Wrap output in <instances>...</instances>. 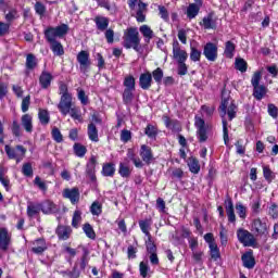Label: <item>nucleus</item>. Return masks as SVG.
Wrapping results in <instances>:
<instances>
[{"label": "nucleus", "mask_w": 278, "mask_h": 278, "mask_svg": "<svg viewBox=\"0 0 278 278\" xmlns=\"http://www.w3.org/2000/svg\"><path fill=\"white\" fill-rule=\"evenodd\" d=\"M227 104H228V101L223 100L222 104L219 106L225 144H228V142H229V130L227 129V119H225V116H227V114H228L229 121H233V117L236 116V105L230 104L227 109Z\"/></svg>", "instance_id": "obj_1"}, {"label": "nucleus", "mask_w": 278, "mask_h": 278, "mask_svg": "<svg viewBox=\"0 0 278 278\" xmlns=\"http://www.w3.org/2000/svg\"><path fill=\"white\" fill-rule=\"evenodd\" d=\"M252 232L261 238H267L268 236V223L266 219L255 218L252 222Z\"/></svg>", "instance_id": "obj_2"}, {"label": "nucleus", "mask_w": 278, "mask_h": 278, "mask_svg": "<svg viewBox=\"0 0 278 278\" xmlns=\"http://www.w3.org/2000/svg\"><path fill=\"white\" fill-rule=\"evenodd\" d=\"M237 238L243 247H255V236L244 228L237 230Z\"/></svg>", "instance_id": "obj_3"}, {"label": "nucleus", "mask_w": 278, "mask_h": 278, "mask_svg": "<svg viewBox=\"0 0 278 278\" xmlns=\"http://www.w3.org/2000/svg\"><path fill=\"white\" fill-rule=\"evenodd\" d=\"M194 126L197 128V136L199 142H206L207 141V128H205V119L199 116L194 118Z\"/></svg>", "instance_id": "obj_4"}, {"label": "nucleus", "mask_w": 278, "mask_h": 278, "mask_svg": "<svg viewBox=\"0 0 278 278\" xmlns=\"http://www.w3.org/2000/svg\"><path fill=\"white\" fill-rule=\"evenodd\" d=\"M73 108V94L61 96V100L58 104V109L63 116H66Z\"/></svg>", "instance_id": "obj_5"}, {"label": "nucleus", "mask_w": 278, "mask_h": 278, "mask_svg": "<svg viewBox=\"0 0 278 278\" xmlns=\"http://www.w3.org/2000/svg\"><path fill=\"white\" fill-rule=\"evenodd\" d=\"M203 55L208 62H216V60H218V46H216V43L207 42L204 46Z\"/></svg>", "instance_id": "obj_6"}, {"label": "nucleus", "mask_w": 278, "mask_h": 278, "mask_svg": "<svg viewBox=\"0 0 278 278\" xmlns=\"http://www.w3.org/2000/svg\"><path fill=\"white\" fill-rule=\"evenodd\" d=\"M31 252L35 253V255H42L47 249H49V245L47 244V240L45 238H38L30 242Z\"/></svg>", "instance_id": "obj_7"}, {"label": "nucleus", "mask_w": 278, "mask_h": 278, "mask_svg": "<svg viewBox=\"0 0 278 278\" xmlns=\"http://www.w3.org/2000/svg\"><path fill=\"white\" fill-rule=\"evenodd\" d=\"M12 244V235L7 230V228H0V250L8 251Z\"/></svg>", "instance_id": "obj_8"}, {"label": "nucleus", "mask_w": 278, "mask_h": 278, "mask_svg": "<svg viewBox=\"0 0 278 278\" xmlns=\"http://www.w3.org/2000/svg\"><path fill=\"white\" fill-rule=\"evenodd\" d=\"M77 62L79 63L80 72L88 73L90 68V54L87 51H80L77 54Z\"/></svg>", "instance_id": "obj_9"}, {"label": "nucleus", "mask_w": 278, "mask_h": 278, "mask_svg": "<svg viewBox=\"0 0 278 278\" xmlns=\"http://www.w3.org/2000/svg\"><path fill=\"white\" fill-rule=\"evenodd\" d=\"M68 25L61 24L56 27H50L45 30V36H66L68 34Z\"/></svg>", "instance_id": "obj_10"}, {"label": "nucleus", "mask_w": 278, "mask_h": 278, "mask_svg": "<svg viewBox=\"0 0 278 278\" xmlns=\"http://www.w3.org/2000/svg\"><path fill=\"white\" fill-rule=\"evenodd\" d=\"M63 197L64 199H68L72 203V205H76V203H79V188L74 187L72 189H64L63 190Z\"/></svg>", "instance_id": "obj_11"}, {"label": "nucleus", "mask_w": 278, "mask_h": 278, "mask_svg": "<svg viewBox=\"0 0 278 278\" xmlns=\"http://www.w3.org/2000/svg\"><path fill=\"white\" fill-rule=\"evenodd\" d=\"M123 47H125V49H134L135 51H139L140 38L138 36H125Z\"/></svg>", "instance_id": "obj_12"}, {"label": "nucleus", "mask_w": 278, "mask_h": 278, "mask_svg": "<svg viewBox=\"0 0 278 278\" xmlns=\"http://www.w3.org/2000/svg\"><path fill=\"white\" fill-rule=\"evenodd\" d=\"M97 156L92 155L86 166V175L91 181H97L96 168H97Z\"/></svg>", "instance_id": "obj_13"}, {"label": "nucleus", "mask_w": 278, "mask_h": 278, "mask_svg": "<svg viewBox=\"0 0 278 278\" xmlns=\"http://www.w3.org/2000/svg\"><path fill=\"white\" fill-rule=\"evenodd\" d=\"M48 42L50 43L51 51L54 55H64V47L55 39V36H47Z\"/></svg>", "instance_id": "obj_14"}, {"label": "nucleus", "mask_w": 278, "mask_h": 278, "mask_svg": "<svg viewBox=\"0 0 278 278\" xmlns=\"http://www.w3.org/2000/svg\"><path fill=\"white\" fill-rule=\"evenodd\" d=\"M173 58L176 60L177 64L186 62L188 60V52L179 48V43H174L173 46Z\"/></svg>", "instance_id": "obj_15"}, {"label": "nucleus", "mask_w": 278, "mask_h": 278, "mask_svg": "<svg viewBox=\"0 0 278 278\" xmlns=\"http://www.w3.org/2000/svg\"><path fill=\"white\" fill-rule=\"evenodd\" d=\"M153 84V75L151 72L142 73L139 77V86L142 90H149Z\"/></svg>", "instance_id": "obj_16"}, {"label": "nucleus", "mask_w": 278, "mask_h": 278, "mask_svg": "<svg viewBox=\"0 0 278 278\" xmlns=\"http://www.w3.org/2000/svg\"><path fill=\"white\" fill-rule=\"evenodd\" d=\"M39 205L41 206L42 214H58V212H60L58 205L51 200H46L42 203H39Z\"/></svg>", "instance_id": "obj_17"}, {"label": "nucleus", "mask_w": 278, "mask_h": 278, "mask_svg": "<svg viewBox=\"0 0 278 278\" xmlns=\"http://www.w3.org/2000/svg\"><path fill=\"white\" fill-rule=\"evenodd\" d=\"M139 155L146 164H151L153 161V150L147 144L141 146Z\"/></svg>", "instance_id": "obj_18"}, {"label": "nucleus", "mask_w": 278, "mask_h": 278, "mask_svg": "<svg viewBox=\"0 0 278 278\" xmlns=\"http://www.w3.org/2000/svg\"><path fill=\"white\" fill-rule=\"evenodd\" d=\"M55 233L59 240H68V238H71V233H73V229L71 226L59 225Z\"/></svg>", "instance_id": "obj_19"}, {"label": "nucleus", "mask_w": 278, "mask_h": 278, "mask_svg": "<svg viewBox=\"0 0 278 278\" xmlns=\"http://www.w3.org/2000/svg\"><path fill=\"white\" fill-rule=\"evenodd\" d=\"M26 212L28 218H36L42 212V208L40 203L28 202Z\"/></svg>", "instance_id": "obj_20"}, {"label": "nucleus", "mask_w": 278, "mask_h": 278, "mask_svg": "<svg viewBox=\"0 0 278 278\" xmlns=\"http://www.w3.org/2000/svg\"><path fill=\"white\" fill-rule=\"evenodd\" d=\"M226 214L228 217V223L236 224V211L233 210V201L227 199L225 201Z\"/></svg>", "instance_id": "obj_21"}, {"label": "nucleus", "mask_w": 278, "mask_h": 278, "mask_svg": "<svg viewBox=\"0 0 278 278\" xmlns=\"http://www.w3.org/2000/svg\"><path fill=\"white\" fill-rule=\"evenodd\" d=\"M132 12H135V16L138 23H144V21L147 20V15H144V13L147 12V3L139 2L138 9H135Z\"/></svg>", "instance_id": "obj_22"}, {"label": "nucleus", "mask_w": 278, "mask_h": 278, "mask_svg": "<svg viewBox=\"0 0 278 278\" xmlns=\"http://www.w3.org/2000/svg\"><path fill=\"white\" fill-rule=\"evenodd\" d=\"M22 127L25 129L27 134H31L34 131V117L29 114H24L21 118Z\"/></svg>", "instance_id": "obj_23"}, {"label": "nucleus", "mask_w": 278, "mask_h": 278, "mask_svg": "<svg viewBox=\"0 0 278 278\" xmlns=\"http://www.w3.org/2000/svg\"><path fill=\"white\" fill-rule=\"evenodd\" d=\"M51 81H53V75L51 73L43 71L39 77V84L43 90H47L49 86H51Z\"/></svg>", "instance_id": "obj_24"}, {"label": "nucleus", "mask_w": 278, "mask_h": 278, "mask_svg": "<svg viewBox=\"0 0 278 278\" xmlns=\"http://www.w3.org/2000/svg\"><path fill=\"white\" fill-rule=\"evenodd\" d=\"M241 260H242L244 268H254L255 267V258L253 257L252 251L245 252L241 256Z\"/></svg>", "instance_id": "obj_25"}, {"label": "nucleus", "mask_w": 278, "mask_h": 278, "mask_svg": "<svg viewBox=\"0 0 278 278\" xmlns=\"http://www.w3.org/2000/svg\"><path fill=\"white\" fill-rule=\"evenodd\" d=\"M268 93V88L264 85H258L256 87H253V97L256 99V101H262L264 97Z\"/></svg>", "instance_id": "obj_26"}, {"label": "nucleus", "mask_w": 278, "mask_h": 278, "mask_svg": "<svg viewBox=\"0 0 278 278\" xmlns=\"http://www.w3.org/2000/svg\"><path fill=\"white\" fill-rule=\"evenodd\" d=\"M87 134L91 142H99V130L97 129V126L93 123L88 125Z\"/></svg>", "instance_id": "obj_27"}, {"label": "nucleus", "mask_w": 278, "mask_h": 278, "mask_svg": "<svg viewBox=\"0 0 278 278\" xmlns=\"http://www.w3.org/2000/svg\"><path fill=\"white\" fill-rule=\"evenodd\" d=\"M187 164L190 173H193V175H199V172L201 170V165H199V160H197V157H189Z\"/></svg>", "instance_id": "obj_28"}, {"label": "nucleus", "mask_w": 278, "mask_h": 278, "mask_svg": "<svg viewBox=\"0 0 278 278\" xmlns=\"http://www.w3.org/2000/svg\"><path fill=\"white\" fill-rule=\"evenodd\" d=\"M204 29H215L216 28V22L214 21V15L208 14L207 16L203 17L202 23H200Z\"/></svg>", "instance_id": "obj_29"}, {"label": "nucleus", "mask_w": 278, "mask_h": 278, "mask_svg": "<svg viewBox=\"0 0 278 278\" xmlns=\"http://www.w3.org/2000/svg\"><path fill=\"white\" fill-rule=\"evenodd\" d=\"M114 173H116V165L114 163H105L102 166L103 177H114Z\"/></svg>", "instance_id": "obj_30"}, {"label": "nucleus", "mask_w": 278, "mask_h": 278, "mask_svg": "<svg viewBox=\"0 0 278 278\" xmlns=\"http://www.w3.org/2000/svg\"><path fill=\"white\" fill-rule=\"evenodd\" d=\"M94 23L98 29H100L101 31H105V29H108V26L110 25V20H108V17L104 16H97L94 18Z\"/></svg>", "instance_id": "obj_31"}, {"label": "nucleus", "mask_w": 278, "mask_h": 278, "mask_svg": "<svg viewBox=\"0 0 278 278\" xmlns=\"http://www.w3.org/2000/svg\"><path fill=\"white\" fill-rule=\"evenodd\" d=\"M201 10V5L197 3H191L187 8V16L188 18H197V15L199 14Z\"/></svg>", "instance_id": "obj_32"}, {"label": "nucleus", "mask_w": 278, "mask_h": 278, "mask_svg": "<svg viewBox=\"0 0 278 278\" xmlns=\"http://www.w3.org/2000/svg\"><path fill=\"white\" fill-rule=\"evenodd\" d=\"M139 227L147 238H151V220L143 219L139 220Z\"/></svg>", "instance_id": "obj_33"}, {"label": "nucleus", "mask_w": 278, "mask_h": 278, "mask_svg": "<svg viewBox=\"0 0 278 278\" xmlns=\"http://www.w3.org/2000/svg\"><path fill=\"white\" fill-rule=\"evenodd\" d=\"M38 118L41 125H49V123H51V116L49 115V111L45 109H39Z\"/></svg>", "instance_id": "obj_34"}, {"label": "nucleus", "mask_w": 278, "mask_h": 278, "mask_svg": "<svg viewBox=\"0 0 278 278\" xmlns=\"http://www.w3.org/2000/svg\"><path fill=\"white\" fill-rule=\"evenodd\" d=\"M38 66V59L33 53L26 55V68L28 71H34Z\"/></svg>", "instance_id": "obj_35"}, {"label": "nucleus", "mask_w": 278, "mask_h": 278, "mask_svg": "<svg viewBox=\"0 0 278 278\" xmlns=\"http://www.w3.org/2000/svg\"><path fill=\"white\" fill-rule=\"evenodd\" d=\"M233 53H236V45H233L231 41H227L224 51L225 58L231 60L233 58Z\"/></svg>", "instance_id": "obj_36"}, {"label": "nucleus", "mask_w": 278, "mask_h": 278, "mask_svg": "<svg viewBox=\"0 0 278 278\" xmlns=\"http://www.w3.org/2000/svg\"><path fill=\"white\" fill-rule=\"evenodd\" d=\"M144 134L151 140H155L157 138V127H155L152 124H148L146 129H144Z\"/></svg>", "instance_id": "obj_37"}, {"label": "nucleus", "mask_w": 278, "mask_h": 278, "mask_svg": "<svg viewBox=\"0 0 278 278\" xmlns=\"http://www.w3.org/2000/svg\"><path fill=\"white\" fill-rule=\"evenodd\" d=\"M134 92H136L135 89H124L123 102L125 105H131V101H134Z\"/></svg>", "instance_id": "obj_38"}, {"label": "nucleus", "mask_w": 278, "mask_h": 278, "mask_svg": "<svg viewBox=\"0 0 278 278\" xmlns=\"http://www.w3.org/2000/svg\"><path fill=\"white\" fill-rule=\"evenodd\" d=\"M92 216H101L103 212V205L99 201H94L90 206Z\"/></svg>", "instance_id": "obj_39"}, {"label": "nucleus", "mask_w": 278, "mask_h": 278, "mask_svg": "<svg viewBox=\"0 0 278 278\" xmlns=\"http://www.w3.org/2000/svg\"><path fill=\"white\" fill-rule=\"evenodd\" d=\"M235 68L237 71H240V73H247L248 64L247 61L242 58H237L235 60Z\"/></svg>", "instance_id": "obj_40"}, {"label": "nucleus", "mask_w": 278, "mask_h": 278, "mask_svg": "<svg viewBox=\"0 0 278 278\" xmlns=\"http://www.w3.org/2000/svg\"><path fill=\"white\" fill-rule=\"evenodd\" d=\"M124 86L125 90H136V78L131 75L126 76L124 79Z\"/></svg>", "instance_id": "obj_41"}, {"label": "nucleus", "mask_w": 278, "mask_h": 278, "mask_svg": "<svg viewBox=\"0 0 278 278\" xmlns=\"http://www.w3.org/2000/svg\"><path fill=\"white\" fill-rule=\"evenodd\" d=\"M208 248L212 260H214V262L220 260V250L218 249V244H211Z\"/></svg>", "instance_id": "obj_42"}, {"label": "nucleus", "mask_w": 278, "mask_h": 278, "mask_svg": "<svg viewBox=\"0 0 278 278\" xmlns=\"http://www.w3.org/2000/svg\"><path fill=\"white\" fill-rule=\"evenodd\" d=\"M51 136L54 142H58L59 144L61 142H64V136L62 135V131H60V128L58 127L52 128Z\"/></svg>", "instance_id": "obj_43"}, {"label": "nucleus", "mask_w": 278, "mask_h": 278, "mask_svg": "<svg viewBox=\"0 0 278 278\" xmlns=\"http://www.w3.org/2000/svg\"><path fill=\"white\" fill-rule=\"evenodd\" d=\"M118 173L121 177L128 178L131 176V168H129L125 163H119Z\"/></svg>", "instance_id": "obj_44"}, {"label": "nucleus", "mask_w": 278, "mask_h": 278, "mask_svg": "<svg viewBox=\"0 0 278 278\" xmlns=\"http://www.w3.org/2000/svg\"><path fill=\"white\" fill-rule=\"evenodd\" d=\"M83 231L86 233L87 238H90V240H94V238H97V233L90 224H85Z\"/></svg>", "instance_id": "obj_45"}, {"label": "nucleus", "mask_w": 278, "mask_h": 278, "mask_svg": "<svg viewBox=\"0 0 278 278\" xmlns=\"http://www.w3.org/2000/svg\"><path fill=\"white\" fill-rule=\"evenodd\" d=\"M235 207L237 210L239 218H242V220H244V218H247V206H244L241 202H237Z\"/></svg>", "instance_id": "obj_46"}, {"label": "nucleus", "mask_w": 278, "mask_h": 278, "mask_svg": "<svg viewBox=\"0 0 278 278\" xmlns=\"http://www.w3.org/2000/svg\"><path fill=\"white\" fill-rule=\"evenodd\" d=\"M146 247L148 253H157V247L153 242V237H148V239L146 240Z\"/></svg>", "instance_id": "obj_47"}, {"label": "nucleus", "mask_w": 278, "mask_h": 278, "mask_svg": "<svg viewBox=\"0 0 278 278\" xmlns=\"http://www.w3.org/2000/svg\"><path fill=\"white\" fill-rule=\"evenodd\" d=\"M16 151H18V154L13 160L16 161V164L23 162V157H25V154L27 153V149L23 146H16Z\"/></svg>", "instance_id": "obj_48"}, {"label": "nucleus", "mask_w": 278, "mask_h": 278, "mask_svg": "<svg viewBox=\"0 0 278 278\" xmlns=\"http://www.w3.org/2000/svg\"><path fill=\"white\" fill-rule=\"evenodd\" d=\"M88 262H89L88 251H85L81 258H80V262L76 263L77 268H79L80 270H86V266H88Z\"/></svg>", "instance_id": "obj_49"}, {"label": "nucleus", "mask_w": 278, "mask_h": 278, "mask_svg": "<svg viewBox=\"0 0 278 278\" xmlns=\"http://www.w3.org/2000/svg\"><path fill=\"white\" fill-rule=\"evenodd\" d=\"M86 147H84L80 143H75L74 144V153L75 155H77V157H84V155H86Z\"/></svg>", "instance_id": "obj_50"}, {"label": "nucleus", "mask_w": 278, "mask_h": 278, "mask_svg": "<svg viewBox=\"0 0 278 278\" xmlns=\"http://www.w3.org/2000/svg\"><path fill=\"white\" fill-rule=\"evenodd\" d=\"M79 223H81V212L75 211L72 218V227L77 229L79 227Z\"/></svg>", "instance_id": "obj_51"}, {"label": "nucleus", "mask_w": 278, "mask_h": 278, "mask_svg": "<svg viewBox=\"0 0 278 278\" xmlns=\"http://www.w3.org/2000/svg\"><path fill=\"white\" fill-rule=\"evenodd\" d=\"M190 60L192 62H200L201 61V51L194 47H191Z\"/></svg>", "instance_id": "obj_52"}, {"label": "nucleus", "mask_w": 278, "mask_h": 278, "mask_svg": "<svg viewBox=\"0 0 278 278\" xmlns=\"http://www.w3.org/2000/svg\"><path fill=\"white\" fill-rule=\"evenodd\" d=\"M149 270H151V267H149V264L146 262H141L139 264V273L142 278H147V275H149Z\"/></svg>", "instance_id": "obj_53"}, {"label": "nucleus", "mask_w": 278, "mask_h": 278, "mask_svg": "<svg viewBox=\"0 0 278 278\" xmlns=\"http://www.w3.org/2000/svg\"><path fill=\"white\" fill-rule=\"evenodd\" d=\"M263 175L266 181H273V179H275V173H273L268 166L263 167Z\"/></svg>", "instance_id": "obj_54"}, {"label": "nucleus", "mask_w": 278, "mask_h": 278, "mask_svg": "<svg viewBox=\"0 0 278 278\" xmlns=\"http://www.w3.org/2000/svg\"><path fill=\"white\" fill-rule=\"evenodd\" d=\"M22 173L25 177H31V175H34V167H31V163H25L22 167Z\"/></svg>", "instance_id": "obj_55"}, {"label": "nucleus", "mask_w": 278, "mask_h": 278, "mask_svg": "<svg viewBox=\"0 0 278 278\" xmlns=\"http://www.w3.org/2000/svg\"><path fill=\"white\" fill-rule=\"evenodd\" d=\"M29 105H31V97L30 96H26L23 100H22V112L25 114V112L29 111Z\"/></svg>", "instance_id": "obj_56"}, {"label": "nucleus", "mask_w": 278, "mask_h": 278, "mask_svg": "<svg viewBox=\"0 0 278 278\" xmlns=\"http://www.w3.org/2000/svg\"><path fill=\"white\" fill-rule=\"evenodd\" d=\"M0 184L5 188V191H10V178L3 174V170H0Z\"/></svg>", "instance_id": "obj_57"}, {"label": "nucleus", "mask_w": 278, "mask_h": 278, "mask_svg": "<svg viewBox=\"0 0 278 278\" xmlns=\"http://www.w3.org/2000/svg\"><path fill=\"white\" fill-rule=\"evenodd\" d=\"M152 76L154 81H156V84H160V81H162L164 77V72L162 71V68L157 67L152 72Z\"/></svg>", "instance_id": "obj_58"}, {"label": "nucleus", "mask_w": 278, "mask_h": 278, "mask_svg": "<svg viewBox=\"0 0 278 278\" xmlns=\"http://www.w3.org/2000/svg\"><path fill=\"white\" fill-rule=\"evenodd\" d=\"M68 114L74 118V121H81V113L78 108H71Z\"/></svg>", "instance_id": "obj_59"}, {"label": "nucleus", "mask_w": 278, "mask_h": 278, "mask_svg": "<svg viewBox=\"0 0 278 278\" xmlns=\"http://www.w3.org/2000/svg\"><path fill=\"white\" fill-rule=\"evenodd\" d=\"M34 184L39 188V190H41L42 192H47L48 190L47 182L42 181L40 177L37 176L34 180Z\"/></svg>", "instance_id": "obj_60"}, {"label": "nucleus", "mask_w": 278, "mask_h": 278, "mask_svg": "<svg viewBox=\"0 0 278 278\" xmlns=\"http://www.w3.org/2000/svg\"><path fill=\"white\" fill-rule=\"evenodd\" d=\"M4 150L10 160H14V157H16V155L18 154V150H16V148H11L10 146H5Z\"/></svg>", "instance_id": "obj_61"}, {"label": "nucleus", "mask_w": 278, "mask_h": 278, "mask_svg": "<svg viewBox=\"0 0 278 278\" xmlns=\"http://www.w3.org/2000/svg\"><path fill=\"white\" fill-rule=\"evenodd\" d=\"M35 12L36 14H39V16H45V12H47V7L42 4V2H36L35 3Z\"/></svg>", "instance_id": "obj_62"}, {"label": "nucleus", "mask_w": 278, "mask_h": 278, "mask_svg": "<svg viewBox=\"0 0 278 278\" xmlns=\"http://www.w3.org/2000/svg\"><path fill=\"white\" fill-rule=\"evenodd\" d=\"M261 80H262V72H255L251 79V84H252L253 88H255L256 86H261L260 85Z\"/></svg>", "instance_id": "obj_63"}, {"label": "nucleus", "mask_w": 278, "mask_h": 278, "mask_svg": "<svg viewBox=\"0 0 278 278\" xmlns=\"http://www.w3.org/2000/svg\"><path fill=\"white\" fill-rule=\"evenodd\" d=\"M131 140V131L124 129L121 132V141L122 142H129Z\"/></svg>", "instance_id": "obj_64"}]
</instances>
